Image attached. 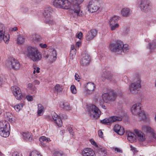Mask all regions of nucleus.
Instances as JSON below:
<instances>
[{
    "mask_svg": "<svg viewBox=\"0 0 156 156\" xmlns=\"http://www.w3.org/2000/svg\"><path fill=\"white\" fill-rule=\"evenodd\" d=\"M142 105L140 103L133 105L131 108L133 114L138 116L140 119H145L146 116L144 110H142Z\"/></svg>",
    "mask_w": 156,
    "mask_h": 156,
    "instance_id": "obj_4",
    "label": "nucleus"
},
{
    "mask_svg": "<svg viewBox=\"0 0 156 156\" xmlns=\"http://www.w3.org/2000/svg\"><path fill=\"white\" fill-rule=\"evenodd\" d=\"M5 64L8 68L15 70H19L20 67V64L19 62L14 58H9Z\"/></svg>",
    "mask_w": 156,
    "mask_h": 156,
    "instance_id": "obj_6",
    "label": "nucleus"
},
{
    "mask_svg": "<svg viewBox=\"0 0 156 156\" xmlns=\"http://www.w3.org/2000/svg\"><path fill=\"white\" fill-rule=\"evenodd\" d=\"M27 100L29 101H32L33 100V98L32 96L27 95L26 97Z\"/></svg>",
    "mask_w": 156,
    "mask_h": 156,
    "instance_id": "obj_50",
    "label": "nucleus"
},
{
    "mask_svg": "<svg viewBox=\"0 0 156 156\" xmlns=\"http://www.w3.org/2000/svg\"><path fill=\"white\" fill-rule=\"evenodd\" d=\"M75 78L76 80L77 81L79 82L80 81V78L79 77V76L77 73H76L75 75Z\"/></svg>",
    "mask_w": 156,
    "mask_h": 156,
    "instance_id": "obj_51",
    "label": "nucleus"
},
{
    "mask_svg": "<svg viewBox=\"0 0 156 156\" xmlns=\"http://www.w3.org/2000/svg\"><path fill=\"white\" fill-rule=\"evenodd\" d=\"M101 151L102 153H104V156L106 155V151L105 149H101Z\"/></svg>",
    "mask_w": 156,
    "mask_h": 156,
    "instance_id": "obj_59",
    "label": "nucleus"
},
{
    "mask_svg": "<svg viewBox=\"0 0 156 156\" xmlns=\"http://www.w3.org/2000/svg\"><path fill=\"white\" fill-rule=\"evenodd\" d=\"M92 35L89 32H88L87 34L86 37V39L87 41H89L91 40L93 38H90L89 37H91L90 36H92Z\"/></svg>",
    "mask_w": 156,
    "mask_h": 156,
    "instance_id": "obj_45",
    "label": "nucleus"
},
{
    "mask_svg": "<svg viewBox=\"0 0 156 156\" xmlns=\"http://www.w3.org/2000/svg\"><path fill=\"white\" fill-rule=\"evenodd\" d=\"M55 92L57 93H60L62 91V88L61 87L60 85L58 84H57L54 87Z\"/></svg>",
    "mask_w": 156,
    "mask_h": 156,
    "instance_id": "obj_37",
    "label": "nucleus"
},
{
    "mask_svg": "<svg viewBox=\"0 0 156 156\" xmlns=\"http://www.w3.org/2000/svg\"><path fill=\"white\" fill-rule=\"evenodd\" d=\"M5 27L2 23H0V42L2 40L6 44L9 42V35L8 34L6 33Z\"/></svg>",
    "mask_w": 156,
    "mask_h": 156,
    "instance_id": "obj_8",
    "label": "nucleus"
},
{
    "mask_svg": "<svg viewBox=\"0 0 156 156\" xmlns=\"http://www.w3.org/2000/svg\"><path fill=\"white\" fill-rule=\"evenodd\" d=\"M116 96V94L114 92V91L111 90L104 94L103 95V98L104 99L108 101L114 100Z\"/></svg>",
    "mask_w": 156,
    "mask_h": 156,
    "instance_id": "obj_14",
    "label": "nucleus"
},
{
    "mask_svg": "<svg viewBox=\"0 0 156 156\" xmlns=\"http://www.w3.org/2000/svg\"><path fill=\"white\" fill-rule=\"evenodd\" d=\"M39 140L41 142H48L51 141L49 138L47 137L46 136H41L39 138Z\"/></svg>",
    "mask_w": 156,
    "mask_h": 156,
    "instance_id": "obj_35",
    "label": "nucleus"
},
{
    "mask_svg": "<svg viewBox=\"0 0 156 156\" xmlns=\"http://www.w3.org/2000/svg\"><path fill=\"white\" fill-rule=\"evenodd\" d=\"M23 139L26 140L30 141L32 140L31 135L29 133H24L23 134Z\"/></svg>",
    "mask_w": 156,
    "mask_h": 156,
    "instance_id": "obj_31",
    "label": "nucleus"
},
{
    "mask_svg": "<svg viewBox=\"0 0 156 156\" xmlns=\"http://www.w3.org/2000/svg\"><path fill=\"white\" fill-rule=\"evenodd\" d=\"M28 10L27 8L26 7H23L21 9V11L24 13H26Z\"/></svg>",
    "mask_w": 156,
    "mask_h": 156,
    "instance_id": "obj_54",
    "label": "nucleus"
},
{
    "mask_svg": "<svg viewBox=\"0 0 156 156\" xmlns=\"http://www.w3.org/2000/svg\"><path fill=\"white\" fill-rule=\"evenodd\" d=\"M122 119V118L121 117L113 116L101 120L100 122L103 124L110 125L112 122L116 121H121Z\"/></svg>",
    "mask_w": 156,
    "mask_h": 156,
    "instance_id": "obj_11",
    "label": "nucleus"
},
{
    "mask_svg": "<svg viewBox=\"0 0 156 156\" xmlns=\"http://www.w3.org/2000/svg\"><path fill=\"white\" fill-rule=\"evenodd\" d=\"M111 30L112 31L115 30L116 29L118 28L119 25L118 23L115 24H110Z\"/></svg>",
    "mask_w": 156,
    "mask_h": 156,
    "instance_id": "obj_38",
    "label": "nucleus"
},
{
    "mask_svg": "<svg viewBox=\"0 0 156 156\" xmlns=\"http://www.w3.org/2000/svg\"><path fill=\"white\" fill-rule=\"evenodd\" d=\"M76 53V49L70 50V55L73 56V55H75Z\"/></svg>",
    "mask_w": 156,
    "mask_h": 156,
    "instance_id": "obj_48",
    "label": "nucleus"
},
{
    "mask_svg": "<svg viewBox=\"0 0 156 156\" xmlns=\"http://www.w3.org/2000/svg\"><path fill=\"white\" fill-rule=\"evenodd\" d=\"M4 83V81L3 79L0 77V85H2Z\"/></svg>",
    "mask_w": 156,
    "mask_h": 156,
    "instance_id": "obj_60",
    "label": "nucleus"
},
{
    "mask_svg": "<svg viewBox=\"0 0 156 156\" xmlns=\"http://www.w3.org/2000/svg\"><path fill=\"white\" fill-rule=\"evenodd\" d=\"M98 134L100 137H103V133L101 130H99Z\"/></svg>",
    "mask_w": 156,
    "mask_h": 156,
    "instance_id": "obj_57",
    "label": "nucleus"
},
{
    "mask_svg": "<svg viewBox=\"0 0 156 156\" xmlns=\"http://www.w3.org/2000/svg\"><path fill=\"white\" fill-rule=\"evenodd\" d=\"M132 11L129 8H124L121 11L122 15L125 17H129L131 14Z\"/></svg>",
    "mask_w": 156,
    "mask_h": 156,
    "instance_id": "obj_23",
    "label": "nucleus"
},
{
    "mask_svg": "<svg viewBox=\"0 0 156 156\" xmlns=\"http://www.w3.org/2000/svg\"><path fill=\"white\" fill-rule=\"evenodd\" d=\"M63 0L62 9H69L70 13L74 16H80L83 13L80 10V5L84 0Z\"/></svg>",
    "mask_w": 156,
    "mask_h": 156,
    "instance_id": "obj_1",
    "label": "nucleus"
},
{
    "mask_svg": "<svg viewBox=\"0 0 156 156\" xmlns=\"http://www.w3.org/2000/svg\"><path fill=\"white\" fill-rule=\"evenodd\" d=\"M44 21L45 23L49 24H53L54 23L53 20L51 16L49 17L44 18Z\"/></svg>",
    "mask_w": 156,
    "mask_h": 156,
    "instance_id": "obj_32",
    "label": "nucleus"
},
{
    "mask_svg": "<svg viewBox=\"0 0 156 156\" xmlns=\"http://www.w3.org/2000/svg\"><path fill=\"white\" fill-rule=\"evenodd\" d=\"M18 29L16 27H14L11 28V30L14 31H16Z\"/></svg>",
    "mask_w": 156,
    "mask_h": 156,
    "instance_id": "obj_61",
    "label": "nucleus"
},
{
    "mask_svg": "<svg viewBox=\"0 0 156 156\" xmlns=\"http://www.w3.org/2000/svg\"><path fill=\"white\" fill-rule=\"evenodd\" d=\"M80 45V42H77L76 43V45L78 47H79Z\"/></svg>",
    "mask_w": 156,
    "mask_h": 156,
    "instance_id": "obj_64",
    "label": "nucleus"
},
{
    "mask_svg": "<svg viewBox=\"0 0 156 156\" xmlns=\"http://www.w3.org/2000/svg\"><path fill=\"white\" fill-rule=\"evenodd\" d=\"M122 127L121 126L118 124H116L114 126V130L115 133H117L118 131Z\"/></svg>",
    "mask_w": 156,
    "mask_h": 156,
    "instance_id": "obj_43",
    "label": "nucleus"
},
{
    "mask_svg": "<svg viewBox=\"0 0 156 156\" xmlns=\"http://www.w3.org/2000/svg\"><path fill=\"white\" fill-rule=\"evenodd\" d=\"M70 90L72 93L73 94H76L77 93L76 86L74 85H72L71 86Z\"/></svg>",
    "mask_w": 156,
    "mask_h": 156,
    "instance_id": "obj_42",
    "label": "nucleus"
},
{
    "mask_svg": "<svg viewBox=\"0 0 156 156\" xmlns=\"http://www.w3.org/2000/svg\"><path fill=\"white\" fill-rule=\"evenodd\" d=\"M81 154L83 156H94L95 153L92 149L87 147L82 151Z\"/></svg>",
    "mask_w": 156,
    "mask_h": 156,
    "instance_id": "obj_18",
    "label": "nucleus"
},
{
    "mask_svg": "<svg viewBox=\"0 0 156 156\" xmlns=\"http://www.w3.org/2000/svg\"><path fill=\"white\" fill-rule=\"evenodd\" d=\"M9 122H10L12 123H14V120H13L12 118H9Z\"/></svg>",
    "mask_w": 156,
    "mask_h": 156,
    "instance_id": "obj_63",
    "label": "nucleus"
},
{
    "mask_svg": "<svg viewBox=\"0 0 156 156\" xmlns=\"http://www.w3.org/2000/svg\"><path fill=\"white\" fill-rule=\"evenodd\" d=\"M142 129L147 133H151L153 137L156 140V133L152 132L153 129L150 126H144L142 127Z\"/></svg>",
    "mask_w": 156,
    "mask_h": 156,
    "instance_id": "obj_24",
    "label": "nucleus"
},
{
    "mask_svg": "<svg viewBox=\"0 0 156 156\" xmlns=\"http://www.w3.org/2000/svg\"><path fill=\"white\" fill-rule=\"evenodd\" d=\"M38 112L37 114L39 115L40 116L41 115V113L44 110V108L43 106L41 104H39L38 105Z\"/></svg>",
    "mask_w": 156,
    "mask_h": 156,
    "instance_id": "obj_34",
    "label": "nucleus"
},
{
    "mask_svg": "<svg viewBox=\"0 0 156 156\" xmlns=\"http://www.w3.org/2000/svg\"><path fill=\"white\" fill-rule=\"evenodd\" d=\"M12 156H22V155L20 153L17 152H14L12 154Z\"/></svg>",
    "mask_w": 156,
    "mask_h": 156,
    "instance_id": "obj_52",
    "label": "nucleus"
},
{
    "mask_svg": "<svg viewBox=\"0 0 156 156\" xmlns=\"http://www.w3.org/2000/svg\"><path fill=\"white\" fill-rule=\"evenodd\" d=\"M10 130L9 124L7 122H0V135L4 137H7L9 134Z\"/></svg>",
    "mask_w": 156,
    "mask_h": 156,
    "instance_id": "obj_5",
    "label": "nucleus"
},
{
    "mask_svg": "<svg viewBox=\"0 0 156 156\" xmlns=\"http://www.w3.org/2000/svg\"><path fill=\"white\" fill-rule=\"evenodd\" d=\"M141 87V80L140 78L133 83H131L129 86V89L130 92L136 94L138 93Z\"/></svg>",
    "mask_w": 156,
    "mask_h": 156,
    "instance_id": "obj_7",
    "label": "nucleus"
},
{
    "mask_svg": "<svg viewBox=\"0 0 156 156\" xmlns=\"http://www.w3.org/2000/svg\"><path fill=\"white\" fill-rule=\"evenodd\" d=\"M89 111L90 113H92L93 117L96 119L100 116L101 112L99 108L94 105H90L89 107Z\"/></svg>",
    "mask_w": 156,
    "mask_h": 156,
    "instance_id": "obj_12",
    "label": "nucleus"
},
{
    "mask_svg": "<svg viewBox=\"0 0 156 156\" xmlns=\"http://www.w3.org/2000/svg\"><path fill=\"white\" fill-rule=\"evenodd\" d=\"M99 5L98 0H90L87 6L88 10L92 13L96 12L99 8Z\"/></svg>",
    "mask_w": 156,
    "mask_h": 156,
    "instance_id": "obj_10",
    "label": "nucleus"
},
{
    "mask_svg": "<svg viewBox=\"0 0 156 156\" xmlns=\"http://www.w3.org/2000/svg\"><path fill=\"white\" fill-rule=\"evenodd\" d=\"M67 130L69 132L70 134L73 135V132L72 130V128L71 127H69L68 128Z\"/></svg>",
    "mask_w": 156,
    "mask_h": 156,
    "instance_id": "obj_49",
    "label": "nucleus"
},
{
    "mask_svg": "<svg viewBox=\"0 0 156 156\" xmlns=\"http://www.w3.org/2000/svg\"><path fill=\"white\" fill-rule=\"evenodd\" d=\"M90 141L91 144L93 145L94 146H98L97 145L96 143L94 140H93V139L90 140Z\"/></svg>",
    "mask_w": 156,
    "mask_h": 156,
    "instance_id": "obj_55",
    "label": "nucleus"
},
{
    "mask_svg": "<svg viewBox=\"0 0 156 156\" xmlns=\"http://www.w3.org/2000/svg\"><path fill=\"white\" fill-rule=\"evenodd\" d=\"M134 132L136 135V137L137 136L139 141H143L145 140L144 134L140 130L135 129Z\"/></svg>",
    "mask_w": 156,
    "mask_h": 156,
    "instance_id": "obj_21",
    "label": "nucleus"
},
{
    "mask_svg": "<svg viewBox=\"0 0 156 156\" xmlns=\"http://www.w3.org/2000/svg\"><path fill=\"white\" fill-rule=\"evenodd\" d=\"M89 32L92 35V36H90L91 37H90V38H94L96 35L97 34V31L95 29L91 30Z\"/></svg>",
    "mask_w": 156,
    "mask_h": 156,
    "instance_id": "obj_39",
    "label": "nucleus"
},
{
    "mask_svg": "<svg viewBox=\"0 0 156 156\" xmlns=\"http://www.w3.org/2000/svg\"><path fill=\"white\" fill-rule=\"evenodd\" d=\"M90 58V55L86 53L83 55V57L80 61V65L82 66H86L89 64Z\"/></svg>",
    "mask_w": 156,
    "mask_h": 156,
    "instance_id": "obj_15",
    "label": "nucleus"
},
{
    "mask_svg": "<svg viewBox=\"0 0 156 156\" xmlns=\"http://www.w3.org/2000/svg\"><path fill=\"white\" fill-rule=\"evenodd\" d=\"M87 89L86 91L88 92V94H91L93 91L94 90L95 86L94 83L89 82L87 83L86 86Z\"/></svg>",
    "mask_w": 156,
    "mask_h": 156,
    "instance_id": "obj_22",
    "label": "nucleus"
},
{
    "mask_svg": "<svg viewBox=\"0 0 156 156\" xmlns=\"http://www.w3.org/2000/svg\"><path fill=\"white\" fill-rule=\"evenodd\" d=\"M25 38L21 35H19L17 39V42L18 44H20L24 42Z\"/></svg>",
    "mask_w": 156,
    "mask_h": 156,
    "instance_id": "obj_33",
    "label": "nucleus"
},
{
    "mask_svg": "<svg viewBox=\"0 0 156 156\" xmlns=\"http://www.w3.org/2000/svg\"><path fill=\"white\" fill-rule=\"evenodd\" d=\"M156 48V40L153 41L152 42L150 43H149L148 46H147V49L151 50V52L152 51V50Z\"/></svg>",
    "mask_w": 156,
    "mask_h": 156,
    "instance_id": "obj_30",
    "label": "nucleus"
},
{
    "mask_svg": "<svg viewBox=\"0 0 156 156\" xmlns=\"http://www.w3.org/2000/svg\"><path fill=\"white\" fill-rule=\"evenodd\" d=\"M27 88L33 91H36V88L35 86L33 85V84L31 83H29L28 84Z\"/></svg>",
    "mask_w": 156,
    "mask_h": 156,
    "instance_id": "obj_40",
    "label": "nucleus"
},
{
    "mask_svg": "<svg viewBox=\"0 0 156 156\" xmlns=\"http://www.w3.org/2000/svg\"><path fill=\"white\" fill-rule=\"evenodd\" d=\"M109 48L111 51L119 55L128 52L129 50L128 44H124L122 41L118 40L111 41L109 45Z\"/></svg>",
    "mask_w": 156,
    "mask_h": 156,
    "instance_id": "obj_2",
    "label": "nucleus"
},
{
    "mask_svg": "<svg viewBox=\"0 0 156 156\" xmlns=\"http://www.w3.org/2000/svg\"><path fill=\"white\" fill-rule=\"evenodd\" d=\"M103 77L110 81L114 82L116 80L117 76L112 75L109 71H106L103 72Z\"/></svg>",
    "mask_w": 156,
    "mask_h": 156,
    "instance_id": "obj_16",
    "label": "nucleus"
},
{
    "mask_svg": "<svg viewBox=\"0 0 156 156\" xmlns=\"http://www.w3.org/2000/svg\"><path fill=\"white\" fill-rule=\"evenodd\" d=\"M141 11L143 12H147L152 9V5L149 0H142L140 4Z\"/></svg>",
    "mask_w": 156,
    "mask_h": 156,
    "instance_id": "obj_9",
    "label": "nucleus"
},
{
    "mask_svg": "<svg viewBox=\"0 0 156 156\" xmlns=\"http://www.w3.org/2000/svg\"><path fill=\"white\" fill-rule=\"evenodd\" d=\"M48 148L53 154V156H67V154L62 151L55 150L49 147Z\"/></svg>",
    "mask_w": 156,
    "mask_h": 156,
    "instance_id": "obj_19",
    "label": "nucleus"
},
{
    "mask_svg": "<svg viewBox=\"0 0 156 156\" xmlns=\"http://www.w3.org/2000/svg\"><path fill=\"white\" fill-rule=\"evenodd\" d=\"M120 17L117 16H114L113 17L111 18L109 20L110 24H115L118 23Z\"/></svg>",
    "mask_w": 156,
    "mask_h": 156,
    "instance_id": "obj_27",
    "label": "nucleus"
},
{
    "mask_svg": "<svg viewBox=\"0 0 156 156\" xmlns=\"http://www.w3.org/2000/svg\"><path fill=\"white\" fill-rule=\"evenodd\" d=\"M115 151H116L117 152H120L122 153V151L119 148H117V147L115 148Z\"/></svg>",
    "mask_w": 156,
    "mask_h": 156,
    "instance_id": "obj_58",
    "label": "nucleus"
},
{
    "mask_svg": "<svg viewBox=\"0 0 156 156\" xmlns=\"http://www.w3.org/2000/svg\"><path fill=\"white\" fill-rule=\"evenodd\" d=\"M57 53L56 50L54 49L51 50L49 55H45L46 58H49V60L50 62H52L55 61L56 59Z\"/></svg>",
    "mask_w": 156,
    "mask_h": 156,
    "instance_id": "obj_17",
    "label": "nucleus"
},
{
    "mask_svg": "<svg viewBox=\"0 0 156 156\" xmlns=\"http://www.w3.org/2000/svg\"><path fill=\"white\" fill-rule=\"evenodd\" d=\"M33 37L32 40L35 42L36 43L39 41L40 38L38 35H34L33 36Z\"/></svg>",
    "mask_w": 156,
    "mask_h": 156,
    "instance_id": "obj_41",
    "label": "nucleus"
},
{
    "mask_svg": "<svg viewBox=\"0 0 156 156\" xmlns=\"http://www.w3.org/2000/svg\"><path fill=\"white\" fill-rule=\"evenodd\" d=\"M30 156H43L40 153L36 150H34L30 153Z\"/></svg>",
    "mask_w": 156,
    "mask_h": 156,
    "instance_id": "obj_36",
    "label": "nucleus"
},
{
    "mask_svg": "<svg viewBox=\"0 0 156 156\" xmlns=\"http://www.w3.org/2000/svg\"><path fill=\"white\" fill-rule=\"evenodd\" d=\"M39 46L42 48H46L47 45L46 44L41 43L39 44Z\"/></svg>",
    "mask_w": 156,
    "mask_h": 156,
    "instance_id": "obj_53",
    "label": "nucleus"
},
{
    "mask_svg": "<svg viewBox=\"0 0 156 156\" xmlns=\"http://www.w3.org/2000/svg\"><path fill=\"white\" fill-rule=\"evenodd\" d=\"M127 136L128 140L131 142L134 141L136 140V135L132 132L129 133Z\"/></svg>",
    "mask_w": 156,
    "mask_h": 156,
    "instance_id": "obj_26",
    "label": "nucleus"
},
{
    "mask_svg": "<svg viewBox=\"0 0 156 156\" xmlns=\"http://www.w3.org/2000/svg\"><path fill=\"white\" fill-rule=\"evenodd\" d=\"M125 131L123 127H122L116 133L118 134L121 135L124 134Z\"/></svg>",
    "mask_w": 156,
    "mask_h": 156,
    "instance_id": "obj_44",
    "label": "nucleus"
},
{
    "mask_svg": "<svg viewBox=\"0 0 156 156\" xmlns=\"http://www.w3.org/2000/svg\"><path fill=\"white\" fill-rule=\"evenodd\" d=\"M130 150L132 151L133 152V154H135L136 153L138 152V151L136 150V149L134 147H130Z\"/></svg>",
    "mask_w": 156,
    "mask_h": 156,
    "instance_id": "obj_46",
    "label": "nucleus"
},
{
    "mask_svg": "<svg viewBox=\"0 0 156 156\" xmlns=\"http://www.w3.org/2000/svg\"><path fill=\"white\" fill-rule=\"evenodd\" d=\"M19 104V106H20L21 109L23 107V106L24 105V104L23 103H20V104Z\"/></svg>",
    "mask_w": 156,
    "mask_h": 156,
    "instance_id": "obj_62",
    "label": "nucleus"
},
{
    "mask_svg": "<svg viewBox=\"0 0 156 156\" xmlns=\"http://www.w3.org/2000/svg\"><path fill=\"white\" fill-rule=\"evenodd\" d=\"M60 106L64 109L68 110L70 109V108L69 103L67 102H61L60 103Z\"/></svg>",
    "mask_w": 156,
    "mask_h": 156,
    "instance_id": "obj_28",
    "label": "nucleus"
},
{
    "mask_svg": "<svg viewBox=\"0 0 156 156\" xmlns=\"http://www.w3.org/2000/svg\"><path fill=\"white\" fill-rule=\"evenodd\" d=\"M63 0H55L53 2V5L57 8H62Z\"/></svg>",
    "mask_w": 156,
    "mask_h": 156,
    "instance_id": "obj_25",
    "label": "nucleus"
},
{
    "mask_svg": "<svg viewBox=\"0 0 156 156\" xmlns=\"http://www.w3.org/2000/svg\"><path fill=\"white\" fill-rule=\"evenodd\" d=\"M27 55L34 62L40 61L42 58L41 53L35 47L29 46L27 49Z\"/></svg>",
    "mask_w": 156,
    "mask_h": 156,
    "instance_id": "obj_3",
    "label": "nucleus"
},
{
    "mask_svg": "<svg viewBox=\"0 0 156 156\" xmlns=\"http://www.w3.org/2000/svg\"><path fill=\"white\" fill-rule=\"evenodd\" d=\"M51 11V8L50 7L45 9L43 13V15L44 16V18L49 17L51 16L50 14Z\"/></svg>",
    "mask_w": 156,
    "mask_h": 156,
    "instance_id": "obj_29",
    "label": "nucleus"
},
{
    "mask_svg": "<svg viewBox=\"0 0 156 156\" xmlns=\"http://www.w3.org/2000/svg\"><path fill=\"white\" fill-rule=\"evenodd\" d=\"M82 37V33L81 32H80L78 34L77 37L79 39H81Z\"/></svg>",
    "mask_w": 156,
    "mask_h": 156,
    "instance_id": "obj_56",
    "label": "nucleus"
},
{
    "mask_svg": "<svg viewBox=\"0 0 156 156\" xmlns=\"http://www.w3.org/2000/svg\"><path fill=\"white\" fill-rule=\"evenodd\" d=\"M52 116L54 122L58 126H61L62 124L61 118L55 113L52 114Z\"/></svg>",
    "mask_w": 156,
    "mask_h": 156,
    "instance_id": "obj_20",
    "label": "nucleus"
},
{
    "mask_svg": "<svg viewBox=\"0 0 156 156\" xmlns=\"http://www.w3.org/2000/svg\"><path fill=\"white\" fill-rule=\"evenodd\" d=\"M14 109L16 112H19L21 109L19 104L16 105L14 106Z\"/></svg>",
    "mask_w": 156,
    "mask_h": 156,
    "instance_id": "obj_47",
    "label": "nucleus"
},
{
    "mask_svg": "<svg viewBox=\"0 0 156 156\" xmlns=\"http://www.w3.org/2000/svg\"><path fill=\"white\" fill-rule=\"evenodd\" d=\"M13 93L16 98L18 100L22 99L23 95L21 91L20 88L17 86H14L12 88Z\"/></svg>",
    "mask_w": 156,
    "mask_h": 156,
    "instance_id": "obj_13",
    "label": "nucleus"
}]
</instances>
